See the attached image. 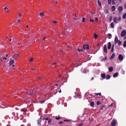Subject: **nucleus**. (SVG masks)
Wrapping results in <instances>:
<instances>
[{
	"mask_svg": "<svg viewBox=\"0 0 126 126\" xmlns=\"http://www.w3.org/2000/svg\"><path fill=\"white\" fill-rule=\"evenodd\" d=\"M116 120L114 119H113L111 122V125L112 126H115L116 124Z\"/></svg>",
	"mask_w": 126,
	"mask_h": 126,
	"instance_id": "nucleus-1",
	"label": "nucleus"
},
{
	"mask_svg": "<svg viewBox=\"0 0 126 126\" xmlns=\"http://www.w3.org/2000/svg\"><path fill=\"white\" fill-rule=\"evenodd\" d=\"M126 34V31L125 30L123 31L121 33V36L122 37H124Z\"/></svg>",
	"mask_w": 126,
	"mask_h": 126,
	"instance_id": "nucleus-2",
	"label": "nucleus"
},
{
	"mask_svg": "<svg viewBox=\"0 0 126 126\" xmlns=\"http://www.w3.org/2000/svg\"><path fill=\"white\" fill-rule=\"evenodd\" d=\"M118 59L120 61H122L123 59V56L121 54H119L118 56Z\"/></svg>",
	"mask_w": 126,
	"mask_h": 126,
	"instance_id": "nucleus-3",
	"label": "nucleus"
},
{
	"mask_svg": "<svg viewBox=\"0 0 126 126\" xmlns=\"http://www.w3.org/2000/svg\"><path fill=\"white\" fill-rule=\"evenodd\" d=\"M104 50L106 53H107V48L106 45H105L104 46Z\"/></svg>",
	"mask_w": 126,
	"mask_h": 126,
	"instance_id": "nucleus-4",
	"label": "nucleus"
},
{
	"mask_svg": "<svg viewBox=\"0 0 126 126\" xmlns=\"http://www.w3.org/2000/svg\"><path fill=\"white\" fill-rule=\"evenodd\" d=\"M15 62L13 60H11L9 62V65H11L12 64L14 63Z\"/></svg>",
	"mask_w": 126,
	"mask_h": 126,
	"instance_id": "nucleus-5",
	"label": "nucleus"
},
{
	"mask_svg": "<svg viewBox=\"0 0 126 126\" xmlns=\"http://www.w3.org/2000/svg\"><path fill=\"white\" fill-rule=\"evenodd\" d=\"M119 40L118 39V37L117 36L114 39V43L116 44L118 42Z\"/></svg>",
	"mask_w": 126,
	"mask_h": 126,
	"instance_id": "nucleus-6",
	"label": "nucleus"
},
{
	"mask_svg": "<svg viewBox=\"0 0 126 126\" xmlns=\"http://www.w3.org/2000/svg\"><path fill=\"white\" fill-rule=\"evenodd\" d=\"M123 9V8L122 6H120L118 8V10L120 12H122Z\"/></svg>",
	"mask_w": 126,
	"mask_h": 126,
	"instance_id": "nucleus-7",
	"label": "nucleus"
},
{
	"mask_svg": "<svg viewBox=\"0 0 126 126\" xmlns=\"http://www.w3.org/2000/svg\"><path fill=\"white\" fill-rule=\"evenodd\" d=\"M41 116L40 118L37 121V122L38 123V125H41Z\"/></svg>",
	"mask_w": 126,
	"mask_h": 126,
	"instance_id": "nucleus-8",
	"label": "nucleus"
},
{
	"mask_svg": "<svg viewBox=\"0 0 126 126\" xmlns=\"http://www.w3.org/2000/svg\"><path fill=\"white\" fill-rule=\"evenodd\" d=\"M118 19H117V17H115L113 19V22L115 23H118L117 21Z\"/></svg>",
	"mask_w": 126,
	"mask_h": 126,
	"instance_id": "nucleus-9",
	"label": "nucleus"
},
{
	"mask_svg": "<svg viewBox=\"0 0 126 126\" xmlns=\"http://www.w3.org/2000/svg\"><path fill=\"white\" fill-rule=\"evenodd\" d=\"M83 48L84 49H88L89 48V46L86 45H85L83 46Z\"/></svg>",
	"mask_w": 126,
	"mask_h": 126,
	"instance_id": "nucleus-10",
	"label": "nucleus"
},
{
	"mask_svg": "<svg viewBox=\"0 0 126 126\" xmlns=\"http://www.w3.org/2000/svg\"><path fill=\"white\" fill-rule=\"evenodd\" d=\"M19 56V55L18 54H15L14 56L13 57V58L14 59H16L17 57Z\"/></svg>",
	"mask_w": 126,
	"mask_h": 126,
	"instance_id": "nucleus-11",
	"label": "nucleus"
},
{
	"mask_svg": "<svg viewBox=\"0 0 126 126\" xmlns=\"http://www.w3.org/2000/svg\"><path fill=\"white\" fill-rule=\"evenodd\" d=\"M101 77L103 79H105L106 78V74L105 73L102 74L101 75Z\"/></svg>",
	"mask_w": 126,
	"mask_h": 126,
	"instance_id": "nucleus-12",
	"label": "nucleus"
},
{
	"mask_svg": "<svg viewBox=\"0 0 126 126\" xmlns=\"http://www.w3.org/2000/svg\"><path fill=\"white\" fill-rule=\"evenodd\" d=\"M33 90H31L30 91V92L29 93V94L30 95H34V94L33 93Z\"/></svg>",
	"mask_w": 126,
	"mask_h": 126,
	"instance_id": "nucleus-13",
	"label": "nucleus"
},
{
	"mask_svg": "<svg viewBox=\"0 0 126 126\" xmlns=\"http://www.w3.org/2000/svg\"><path fill=\"white\" fill-rule=\"evenodd\" d=\"M115 56V54L114 53H113L111 55L110 58V59L112 60L114 59Z\"/></svg>",
	"mask_w": 126,
	"mask_h": 126,
	"instance_id": "nucleus-14",
	"label": "nucleus"
},
{
	"mask_svg": "<svg viewBox=\"0 0 126 126\" xmlns=\"http://www.w3.org/2000/svg\"><path fill=\"white\" fill-rule=\"evenodd\" d=\"M108 49H110L111 47V43L110 42H109L108 43Z\"/></svg>",
	"mask_w": 126,
	"mask_h": 126,
	"instance_id": "nucleus-15",
	"label": "nucleus"
},
{
	"mask_svg": "<svg viewBox=\"0 0 126 126\" xmlns=\"http://www.w3.org/2000/svg\"><path fill=\"white\" fill-rule=\"evenodd\" d=\"M109 71L110 72H112L113 70V68L112 67H110L109 68Z\"/></svg>",
	"mask_w": 126,
	"mask_h": 126,
	"instance_id": "nucleus-16",
	"label": "nucleus"
},
{
	"mask_svg": "<svg viewBox=\"0 0 126 126\" xmlns=\"http://www.w3.org/2000/svg\"><path fill=\"white\" fill-rule=\"evenodd\" d=\"M118 72L116 73L113 74V77L114 78H115L118 75Z\"/></svg>",
	"mask_w": 126,
	"mask_h": 126,
	"instance_id": "nucleus-17",
	"label": "nucleus"
},
{
	"mask_svg": "<svg viewBox=\"0 0 126 126\" xmlns=\"http://www.w3.org/2000/svg\"><path fill=\"white\" fill-rule=\"evenodd\" d=\"M110 76L109 75H107L106 77V79H110Z\"/></svg>",
	"mask_w": 126,
	"mask_h": 126,
	"instance_id": "nucleus-18",
	"label": "nucleus"
},
{
	"mask_svg": "<svg viewBox=\"0 0 126 126\" xmlns=\"http://www.w3.org/2000/svg\"><path fill=\"white\" fill-rule=\"evenodd\" d=\"M112 11H114L116 9L115 7L114 6H112Z\"/></svg>",
	"mask_w": 126,
	"mask_h": 126,
	"instance_id": "nucleus-19",
	"label": "nucleus"
},
{
	"mask_svg": "<svg viewBox=\"0 0 126 126\" xmlns=\"http://www.w3.org/2000/svg\"><path fill=\"white\" fill-rule=\"evenodd\" d=\"M114 45L113 44V45L112 48H111V52L113 53L114 51Z\"/></svg>",
	"mask_w": 126,
	"mask_h": 126,
	"instance_id": "nucleus-20",
	"label": "nucleus"
},
{
	"mask_svg": "<svg viewBox=\"0 0 126 126\" xmlns=\"http://www.w3.org/2000/svg\"><path fill=\"white\" fill-rule=\"evenodd\" d=\"M111 27L112 28H113L114 27V23L113 22H112L111 23Z\"/></svg>",
	"mask_w": 126,
	"mask_h": 126,
	"instance_id": "nucleus-21",
	"label": "nucleus"
},
{
	"mask_svg": "<svg viewBox=\"0 0 126 126\" xmlns=\"http://www.w3.org/2000/svg\"><path fill=\"white\" fill-rule=\"evenodd\" d=\"M107 59V57H105L104 58L102 59V61H105Z\"/></svg>",
	"mask_w": 126,
	"mask_h": 126,
	"instance_id": "nucleus-22",
	"label": "nucleus"
},
{
	"mask_svg": "<svg viewBox=\"0 0 126 126\" xmlns=\"http://www.w3.org/2000/svg\"><path fill=\"white\" fill-rule=\"evenodd\" d=\"M118 45L119 46L122 45V42L121 41L119 40L118 42Z\"/></svg>",
	"mask_w": 126,
	"mask_h": 126,
	"instance_id": "nucleus-23",
	"label": "nucleus"
},
{
	"mask_svg": "<svg viewBox=\"0 0 126 126\" xmlns=\"http://www.w3.org/2000/svg\"><path fill=\"white\" fill-rule=\"evenodd\" d=\"M90 105L91 106H93L94 105V103L93 102H91L90 103Z\"/></svg>",
	"mask_w": 126,
	"mask_h": 126,
	"instance_id": "nucleus-24",
	"label": "nucleus"
},
{
	"mask_svg": "<svg viewBox=\"0 0 126 126\" xmlns=\"http://www.w3.org/2000/svg\"><path fill=\"white\" fill-rule=\"evenodd\" d=\"M123 46L124 47H126V41H125L124 42V44L123 45Z\"/></svg>",
	"mask_w": 126,
	"mask_h": 126,
	"instance_id": "nucleus-25",
	"label": "nucleus"
},
{
	"mask_svg": "<svg viewBox=\"0 0 126 126\" xmlns=\"http://www.w3.org/2000/svg\"><path fill=\"white\" fill-rule=\"evenodd\" d=\"M126 17V13L124 14L123 16V18L124 19H125Z\"/></svg>",
	"mask_w": 126,
	"mask_h": 126,
	"instance_id": "nucleus-26",
	"label": "nucleus"
},
{
	"mask_svg": "<svg viewBox=\"0 0 126 126\" xmlns=\"http://www.w3.org/2000/svg\"><path fill=\"white\" fill-rule=\"evenodd\" d=\"M97 3L101 7V5L100 2L99 0H97Z\"/></svg>",
	"mask_w": 126,
	"mask_h": 126,
	"instance_id": "nucleus-27",
	"label": "nucleus"
},
{
	"mask_svg": "<svg viewBox=\"0 0 126 126\" xmlns=\"http://www.w3.org/2000/svg\"><path fill=\"white\" fill-rule=\"evenodd\" d=\"M97 34H96L95 33L94 34V38L96 39L97 38Z\"/></svg>",
	"mask_w": 126,
	"mask_h": 126,
	"instance_id": "nucleus-28",
	"label": "nucleus"
},
{
	"mask_svg": "<svg viewBox=\"0 0 126 126\" xmlns=\"http://www.w3.org/2000/svg\"><path fill=\"white\" fill-rule=\"evenodd\" d=\"M44 12H43L42 13H40L39 14V15L40 16H44Z\"/></svg>",
	"mask_w": 126,
	"mask_h": 126,
	"instance_id": "nucleus-29",
	"label": "nucleus"
},
{
	"mask_svg": "<svg viewBox=\"0 0 126 126\" xmlns=\"http://www.w3.org/2000/svg\"><path fill=\"white\" fill-rule=\"evenodd\" d=\"M96 104L97 105H99L100 104V102L99 101H97L96 102Z\"/></svg>",
	"mask_w": 126,
	"mask_h": 126,
	"instance_id": "nucleus-30",
	"label": "nucleus"
},
{
	"mask_svg": "<svg viewBox=\"0 0 126 126\" xmlns=\"http://www.w3.org/2000/svg\"><path fill=\"white\" fill-rule=\"evenodd\" d=\"M112 4H114L115 3V0H112Z\"/></svg>",
	"mask_w": 126,
	"mask_h": 126,
	"instance_id": "nucleus-31",
	"label": "nucleus"
},
{
	"mask_svg": "<svg viewBox=\"0 0 126 126\" xmlns=\"http://www.w3.org/2000/svg\"><path fill=\"white\" fill-rule=\"evenodd\" d=\"M51 122V119H49L48 122V123H50Z\"/></svg>",
	"mask_w": 126,
	"mask_h": 126,
	"instance_id": "nucleus-32",
	"label": "nucleus"
},
{
	"mask_svg": "<svg viewBox=\"0 0 126 126\" xmlns=\"http://www.w3.org/2000/svg\"><path fill=\"white\" fill-rule=\"evenodd\" d=\"M63 121L64 122H69L70 121V120L67 119H65Z\"/></svg>",
	"mask_w": 126,
	"mask_h": 126,
	"instance_id": "nucleus-33",
	"label": "nucleus"
},
{
	"mask_svg": "<svg viewBox=\"0 0 126 126\" xmlns=\"http://www.w3.org/2000/svg\"><path fill=\"white\" fill-rule=\"evenodd\" d=\"M95 94L96 95H98L99 96H100L101 95V93H96Z\"/></svg>",
	"mask_w": 126,
	"mask_h": 126,
	"instance_id": "nucleus-34",
	"label": "nucleus"
},
{
	"mask_svg": "<svg viewBox=\"0 0 126 126\" xmlns=\"http://www.w3.org/2000/svg\"><path fill=\"white\" fill-rule=\"evenodd\" d=\"M111 0H108V3L109 4H110L111 3Z\"/></svg>",
	"mask_w": 126,
	"mask_h": 126,
	"instance_id": "nucleus-35",
	"label": "nucleus"
},
{
	"mask_svg": "<svg viewBox=\"0 0 126 126\" xmlns=\"http://www.w3.org/2000/svg\"><path fill=\"white\" fill-rule=\"evenodd\" d=\"M46 100H45L43 101H42L40 102V103L41 104H42V103H44V102H45Z\"/></svg>",
	"mask_w": 126,
	"mask_h": 126,
	"instance_id": "nucleus-36",
	"label": "nucleus"
},
{
	"mask_svg": "<svg viewBox=\"0 0 126 126\" xmlns=\"http://www.w3.org/2000/svg\"><path fill=\"white\" fill-rule=\"evenodd\" d=\"M82 22H84L85 19V18L84 17H82Z\"/></svg>",
	"mask_w": 126,
	"mask_h": 126,
	"instance_id": "nucleus-37",
	"label": "nucleus"
},
{
	"mask_svg": "<svg viewBox=\"0 0 126 126\" xmlns=\"http://www.w3.org/2000/svg\"><path fill=\"white\" fill-rule=\"evenodd\" d=\"M117 19L118 21H120L121 19V16H120Z\"/></svg>",
	"mask_w": 126,
	"mask_h": 126,
	"instance_id": "nucleus-38",
	"label": "nucleus"
},
{
	"mask_svg": "<svg viewBox=\"0 0 126 126\" xmlns=\"http://www.w3.org/2000/svg\"><path fill=\"white\" fill-rule=\"evenodd\" d=\"M112 20V17L111 16H110V19H109V21L110 22H111Z\"/></svg>",
	"mask_w": 126,
	"mask_h": 126,
	"instance_id": "nucleus-39",
	"label": "nucleus"
},
{
	"mask_svg": "<svg viewBox=\"0 0 126 126\" xmlns=\"http://www.w3.org/2000/svg\"><path fill=\"white\" fill-rule=\"evenodd\" d=\"M33 59L32 58H31L30 60V62H32L33 61Z\"/></svg>",
	"mask_w": 126,
	"mask_h": 126,
	"instance_id": "nucleus-40",
	"label": "nucleus"
},
{
	"mask_svg": "<svg viewBox=\"0 0 126 126\" xmlns=\"http://www.w3.org/2000/svg\"><path fill=\"white\" fill-rule=\"evenodd\" d=\"M60 117H56L55 118V119L57 120H58L60 119Z\"/></svg>",
	"mask_w": 126,
	"mask_h": 126,
	"instance_id": "nucleus-41",
	"label": "nucleus"
},
{
	"mask_svg": "<svg viewBox=\"0 0 126 126\" xmlns=\"http://www.w3.org/2000/svg\"><path fill=\"white\" fill-rule=\"evenodd\" d=\"M20 110L21 111H23L24 112H25L26 111H25L24 109H21Z\"/></svg>",
	"mask_w": 126,
	"mask_h": 126,
	"instance_id": "nucleus-42",
	"label": "nucleus"
},
{
	"mask_svg": "<svg viewBox=\"0 0 126 126\" xmlns=\"http://www.w3.org/2000/svg\"><path fill=\"white\" fill-rule=\"evenodd\" d=\"M63 123V122L62 121H60L59 122V124L60 125L62 124Z\"/></svg>",
	"mask_w": 126,
	"mask_h": 126,
	"instance_id": "nucleus-43",
	"label": "nucleus"
},
{
	"mask_svg": "<svg viewBox=\"0 0 126 126\" xmlns=\"http://www.w3.org/2000/svg\"><path fill=\"white\" fill-rule=\"evenodd\" d=\"M89 20L90 21H91L92 22H93L94 21V20L93 19H92L90 18L89 19Z\"/></svg>",
	"mask_w": 126,
	"mask_h": 126,
	"instance_id": "nucleus-44",
	"label": "nucleus"
},
{
	"mask_svg": "<svg viewBox=\"0 0 126 126\" xmlns=\"http://www.w3.org/2000/svg\"><path fill=\"white\" fill-rule=\"evenodd\" d=\"M49 118L48 117H47L45 118V120H46L48 121L49 120Z\"/></svg>",
	"mask_w": 126,
	"mask_h": 126,
	"instance_id": "nucleus-45",
	"label": "nucleus"
},
{
	"mask_svg": "<svg viewBox=\"0 0 126 126\" xmlns=\"http://www.w3.org/2000/svg\"><path fill=\"white\" fill-rule=\"evenodd\" d=\"M52 22L54 23H57V21H52Z\"/></svg>",
	"mask_w": 126,
	"mask_h": 126,
	"instance_id": "nucleus-46",
	"label": "nucleus"
},
{
	"mask_svg": "<svg viewBox=\"0 0 126 126\" xmlns=\"http://www.w3.org/2000/svg\"><path fill=\"white\" fill-rule=\"evenodd\" d=\"M57 64V63L56 62H54L52 63V65H56Z\"/></svg>",
	"mask_w": 126,
	"mask_h": 126,
	"instance_id": "nucleus-47",
	"label": "nucleus"
},
{
	"mask_svg": "<svg viewBox=\"0 0 126 126\" xmlns=\"http://www.w3.org/2000/svg\"><path fill=\"white\" fill-rule=\"evenodd\" d=\"M98 20V18L97 17H96L95 18V20L96 21H97Z\"/></svg>",
	"mask_w": 126,
	"mask_h": 126,
	"instance_id": "nucleus-48",
	"label": "nucleus"
},
{
	"mask_svg": "<svg viewBox=\"0 0 126 126\" xmlns=\"http://www.w3.org/2000/svg\"><path fill=\"white\" fill-rule=\"evenodd\" d=\"M108 35L109 36H111V34L110 33H109L108 34Z\"/></svg>",
	"mask_w": 126,
	"mask_h": 126,
	"instance_id": "nucleus-49",
	"label": "nucleus"
},
{
	"mask_svg": "<svg viewBox=\"0 0 126 126\" xmlns=\"http://www.w3.org/2000/svg\"><path fill=\"white\" fill-rule=\"evenodd\" d=\"M3 59L4 60H6L7 59V58L6 57H3Z\"/></svg>",
	"mask_w": 126,
	"mask_h": 126,
	"instance_id": "nucleus-50",
	"label": "nucleus"
},
{
	"mask_svg": "<svg viewBox=\"0 0 126 126\" xmlns=\"http://www.w3.org/2000/svg\"><path fill=\"white\" fill-rule=\"evenodd\" d=\"M12 114L14 116H15V113L14 112H12Z\"/></svg>",
	"mask_w": 126,
	"mask_h": 126,
	"instance_id": "nucleus-51",
	"label": "nucleus"
},
{
	"mask_svg": "<svg viewBox=\"0 0 126 126\" xmlns=\"http://www.w3.org/2000/svg\"><path fill=\"white\" fill-rule=\"evenodd\" d=\"M46 38L45 37H44L43 38V41H45L46 39Z\"/></svg>",
	"mask_w": 126,
	"mask_h": 126,
	"instance_id": "nucleus-52",
	"label": "nucleus"
},
{
	"mask_svg": "<svg viewBox=\"0 0 126 126\" xmlns=\"http://www.w3.org/2000/svg\"><path fill=\"white\" fill-rule=\"evenodd\" d=\"M4 9L5 10H6V9H7V10H8V8H7L6 7L4 8Z\"/></svg>",
	"mask_w": 126,
	"mask_h": 126,
	"instance_id": "nucleus-53",
	"label": "nucleus"
},
{
	"mask_svg": "<svg viewBox=\"0 0 126 126\" xmlns=\"http://www.w3.org/2000/svg\"><path fill=\"white\" fill-rule=\"evenodd\" d=\"M21 42V41H20V40L18 41V44H19V43H20Z\"/></svg>",
	"mask_w": 126,
	"mask_h": 126,
	"instance_id": "nucleus-54",
	"label": "nucleus"
},
{
	"mask_svg": "<svg viewBox=\"0 0 126 126\" xmlns=\"http://www.w3.org/2000/svg\"><path fill=\"white\" fill-rule=\"evenodd\" d=\"M20 21V19L18 20V21H17V23H19Z\"/></svg>",
	"mask_w": 126,
	"mask_h": 126,
	"instance_id": "nucleus-55",
	"label": "nucleus"
},
{
	"mask_svg": "<svg viewBox=\"0 0 126 126\" xmlns=\"http://www.w3.org/2000/svg\"><path fill=\"white\" fill-rule=\"evenodd\" d=\"M60 89V90H59V91L58 92H59V93H61V90Z\"/></svg>",
	"mask_w": 126,
	"mask_h": 126,
	"instance_id": "nucleus-56",
	"label": "nucleus"
},
{
	"mask_svg": "<svg viewBox=\"0 0 126 126\" xmlns=\"http://www.w3.org/2000/svg\"><path fill=\"white\" fill-rule=\"evenodd\" d=\"M82 124H79L78 125V126H82Z\"/></svg>",
	"mask_w": 126,
	"mask_h": 126,
	"instance_id": "nucleus-57",
	"label": "nucleus"
},
{
	"mask_svg": "<svg viewBox=\"0 0 126 126\" xmlns=\"http://www.w3.org/2000/svg\"><path fill=\"white\" fill-rule=\"evenodd\" d=\"M65 29H66V30H68L69 31H70V29H68V28H65Z\"/></svg>",
	"mask_w": 126,
	"mask_h": 126,
	"instance_id": "nucleus-58",
	"label": "nucleus"
},
{
	"mask_svg": "<svg viewBox=\"0 0 126 126\" xmlns=\"http://www.w3.org/2000/svg\"><path fill=\"white\" fill-rule=\"evenodd\" d=\"M78 50L79 52H80V49L79 48H78L77 49Z\"/></svg>",
	"mask_w": 126,
	"mask_h": 126,
	"instance_id": "nucleus-59",
	"label": "nucleus"
},
{
	"mask_svg": "<svg viewBox=\"0 0 126 126\" xmlns=\"http://www.w3.org/2000/svg\"><path fill=\"white\" fill-rule=\"evenodd\" d=\"M86 70L85 69L84 70L83 72L85 73H86Z\"/></svg>",
	"mask_w": 126,
	"mask_h": 126,
	"instance_id": "nucleus-60",
	"label": "nucleus"
},
{
	"mask_svg": "<svg viewBox=\"0 0 126 126\" xmlns=\"http://www.w3.org/2000/svg\"><path fill=\"white\" fill-rule=\"evenodd\" d=\"M91 14H94L95 13V12H91Z\"/></svg>",
	"mask_w": 126,
	"mask_h": 126,
	"instance_id": "nucleus-61",
	"label": "nucleus"
},
{
	"mask_svg": "<svg viewBox=\"0 0 126 126\" xmlns=\"http://www.w3.org/2000/svg\"><path fill=\"white\" fill-rule=\"evenodd\" d=\"M124 7H125V8L126 9V4H124Z\"/></svg>",
	"mask_w": 126,
	"mask_h": 126,
	"instance_id": "nucleus-62",
	"label": "nucleus"
},
{
	"mask_svg": "<svg viewBox=\"0 0 126 126\" xmlns=\"http://www.w3.org/2000/svg\"><path fill=\"white\" fill-rule=\"evenodd\" d=\"M19 15L20 16H22V14H19Z\"/></svg>",
	"mask_w": 126,
	"mask_h": 126,
	"instance_id": "nucleus-63",
	"label": "nucleus"
},
{
	"mask_svg": "<svg viewBox=\"0 0 126 126\" xmlns=\"http://www.w3.org/2000/svg\"><path fill=\"white\" fill-rule=\"evenodd\" d=\"M124 40L126 39V36L124 37Z\"/></svg>",
	"mask_w": 126,
	"mask_h": 126,
	"instance_id": "nucleus-64",
	"label": "nucleus"
}]
</instances>
